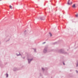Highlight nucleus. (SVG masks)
Here are the masks:
<instances>
[{
	"instance_id": "f257e3e1",
	"label": "nucleus",
	"mask_w": 78,
	"mask_h": 78,
	"mask_svg": "<svg viewBox=\"0 0 78 78\" xmlns=\"http://www.w3.org/2000/svg\"><path fill=\"white\" fill-rule=\"evenodd\" d=\"M70 0H68V2L67 4L69 5H70L72 4V2H70Z\"/></svg>"
},
{
	"instance_id": "f03ea898",
	"label": "nucleus",
	"mask_w": 78,
	"mask_h": 78,
	"mask_svg": "<svg viewBox=\"0 0 78 78\" xmlns=\"http://www.w3.org/2000/svg\"><path fill=\"white\" fill-rule=\"evenodd\" d=\"M72 7L74 9L76 8V4H73L72 6Z\"/></svg>"
},
{
	"instance_id": "7ed1b4c3",
	"label": "nucleus",
	"mask_w": 78,
	"mask_h": 78,
	"mask_svg": "<svg viewBox=\"0 0 78 78\" xmlns=\"http://www.w3.org/2000/svg\"><path fill=\"white\" fill-rule=\"evenodd\" d=\"M41 19L42 20H45V18L44 17H41Z\"/></svg>"
},
{
	"instance_id": "20e7f679",
	"label": "nucleus",
	"mask_w": 78,
	"mask_h": 78,
	"mask_svg": "<svg viewBox=\"0 0 78 78\" xmlns=\"http://www.w3.org/2000/svg\"><path fill=\"white\" fill-rule=\"evenodd\" d=\"M76 16V17H78V14H77L76 15H75Z\"/></svg>"
},
{
	"instance_id": "39448f33",
	"label": "nucleus",
	"mask_w": 78,
	"mask_h": 78,
	"mask_svg": "<svg viewBox=\"0 0 78 78\" xmlns=\"http://www.w3.org/2000/svg\"><path fill=\"white\" fill-rule=\"evenodd\" d=\"M32 60H31V59H30V60L28 59V61L29 62V63L30 62V61H31Z\"/></svg>"
},
{
	"instance_id": "423d86ee",
	"label": "nucleus",
	"mask_w": 78,
	"mask_h": 78,
	"mask_svg": "<svg viewBox=\"0 0 78 78\" xmlns=\"http://www.w3.org/2000/svg\"><path fill=\"white\" fill-rule=\"evenodd\" d=\"M44 53H46V52H47V50H44Z\"/></svg>"
},
{
	"instance_id": "0eeeda50",
	"label": "nucleus",
	"mask_w": 78,
	"mask_h": 78,
	"mask_svg": "<svg viewBox=\"0 0 78 78\" xmlns=\"http://www.w3.org/2000/svg\"><path fill=\"white\" fill-rule=\"evenodd\" d=\"M9 7L10 8H11V9H12V6H11V5H10Z\"/></svg>"
},
{
	"instance_id": "6e6552de",
	"label": "nucleus",
	"mask_w": 78,
	"mask_h": 78,
	"mask_svg": "<svg viewBox=\"0 0 78 78\" xmlns=\"http://www.w3.org/2000/svg\"><path fill=\"white\" fill-rule=\"evenodd\" d=\"M49 34H50V36H52L51 34V33H49Z\"/></svg>"
},
{
	"instance_id": "1a4fd4ad",
	"label": "nucleus",
	"mask_w": 78,
	"mask_h": 78,
	"mask_svg": "<svg viewBox=\"0 0 78 78\" xmlns=\"http://www.w3.org/2000/svg\"><path fill=\"white\" fill-rule=\"evenodd\" d=\"M6 77H8V74L7 73L6 74Z\"/></svg>"
},
{
	"instance_id": "9d476101",
	"label": "nucleus",
	"mask_w": 78,
	"mask_h": 78,
	"mask_svg": "<svg viewBox=\"0 0 78 78\" xmlns=\"http://www.w3.org/2000/svg\"><path fill=\"white\" fill-rule=\"evenodd\" d=\"M76 66H78V64H76Z\"/></svg>"
},
{
	"instance_id": "9b49d317",
	"label": "nucleus",
	"mask_w": 78,
	"mask_h": 78,
	"mask_svg": "<svg viewBox=\"0 0 78 78\" xmlns=\"http://www.w3.org/2000/svg\"><path fill=\"white\" fill-rule=\"evenodd\" d=\"M42 70H44V68H42Z\"/></svg>"
},
{
	"instance_id": "f8f14e48",
	"label": "nucleus",
	"mask_w": 78,
	"mask_h": 78,
	"mask_svg": "<svg viewBox=\"0 0 78 78\" xmlns=\"http://www.w3.org/2000/svg\"><path fill=\"white\" fill-rule=\"evenodd\" d=\"M45 42H44L43 44H45Z\"/></svg>"
},
{
	"instance_id": "ddd939ff",
	"label": "nucleus",
	"mask_w": 78,
	"mask_h": 78,
	"mask_svg": "<svg viewBox=\"0 0 78 78\" xmlns=\"http://www.w3.org/2000/svg\"><path fill=\"white\" fill-rule=\"evenodd\" d=\"M63 65H65V64H64V63H63Z\"/></svg>"
},
{
	"instance_id": "4468645a",
	"label": "nucleus",
	"mask_w": 78,
	"mask_h": 78,
	"mask_svg": "<svg viewBox=\"0 0 78 78\" xmlns=\"http://www.w3.org/2000/svg\"><path fill=\"white\" fill-rule=\"evenodd\" d=\"M2 0H0V1H2Z\"/></svg>"
}]
</instances>
